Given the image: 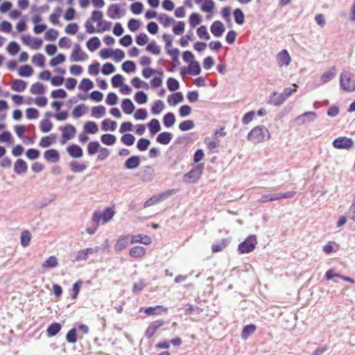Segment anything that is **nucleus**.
<instances>
[{
	"label": "nucleus",
	"mask_w": 355,
	"mask_h": 355,
	"mask_svg": "<svg viewBox=\"0 0 355 355\" xmlns=\"http://www.w3.org/2000/svg\"><path fill=\"white\" fill-rule=\"evenodd\" d=\"M270 133L264 125H257L253 128L248 134L247 139L253 144H260L268 140Z\"/></svg>",
	"instance_id": "f257e3e1"
},
{
	"label": "nucleus",
	"mask_w": 355,
	"mask_h": 355,
	"mask_svg": "<svg viewBox=\"0 0 355 355\" xmlns=\"http://www.w3.org/2000/svg\"><path fill=\"white\" fill-rule=\"evenodd\" d=\"M204 167V164H196L184 175L183 181L186 183H196L203 173Z\"/></svg>",
	"instance_id": "f03ea898"
},
{
	"label": "nucleus",
	"mask_w": 355,
	"mask_h": 355,
	"mask_svg": "<svg viewBox=\"0 0 355 355\" xmlns=\"http://www.w3.org/2000/svg\"><path fill=\"white\" fill-rule=\"evenodd\" d=\"M257 243V236L254 234L248 236L238 245L239 254H248L254 251Z\"/></svg>",
	"instance_id": "7ed1b4c3"
},
{
	"label": "nucleus",
	"mask_w": 355,
	"mask_h": 355,
	"mask_svg": "<svg viewBox=\"0 0 355 355\" xmlns=\"http://www.w3.org/2000/svg\"><path fill=\"white\" fill-rule=\"evenodd\" d=\"M114 210L110 207H106L102 213L96 211L93 214L92 221L94 223H99L101 220H103V223H107L114 216Z\"/></svg>",
	"instance_id": "20e7f679"
},
{
	"label": "nucleus",
	"mask_w": 355,
	"mask_h": 355,
	"mask_svg": "<svg viewBox=\"0 0 355 355\" xmlns=\"http://www.w3.org/2000/svg\"><path fill=\"white\" fill-rule=\"evenodd\" d=\"M332 145L337 149H349L354 145V141L351 138L340 137L335 139Z\"/></svg>",
	"instance_id": "39448f33"
},
{
	"label": "nucleus",
	"mask_w": 355,
	"mask_h": 355,
	"mask_svg": "<svg viewBox=\"0 0 355 355\" xmlns=\"http://www.w3.org/2000/svg\"><path fill=\"white\" fill-rule=\"evenodd\" d=\"M87 58V54L82 50L80 44H75L70 55V60L71 62H80L85 60Z\"/></svg>",
	"instance_id": "423d86ee"
},
{
	"label": "nucleus",
	"mask_w": 355,
	"mask_h": 355,
	"mask_svg": "<svg viewBox=\"0 0 355 355\" xmlns=\"http://www.w3.org/2000/svg\"><path fill=\"white\" fill-rule=\"evenodd\" d=\"M168 309L162 305L155 306L141 307L139 312H144L148 315H161L162 313H167Z\"/></svg>",
	"instance_id": "0eeeda50"
},
{
	"label": "nucleus",
	"mask_w": 355,
	"mask_h": 355,
	"mask_svg": "<svg viewBox=\"0 0 355 355\" xmlns=\"http://www.w3.org/2000/svg\"><path fill=\"white\" fill-rule=\"evenodd\" d=\"M318 117V114L315 112H306L295 118V121L298 124H305L314 121Z\"/></svg>",
	"instance_id": "6e6552de"
},
{
	"label": "nucleus",
	"mask_w": 355,
	"mask_h": 355,
	"mask_svg": "<svg viewBox=\"0 0 355 355\" xmlns=\"http://www.w3.org/2000/svg\"><path fill=\"white\" fill-rule=\"evenodd\" d=\"M62 144H64L67 141L74 137L76 129L73 125L67 124L62 129Z\"/></svg>",
	"instance_id": "1a4fd4ad"
},
{
	"label": "nucleus",
	"mask_w": 355,
	"mask_h": 355,
	"mask_svg": "<svg viewBox=\"0 0 355 355\" xmlns=\"http://www.w3.org/2000/svg\"><path fill=\"white\" fill-rule=\"evenodd\" d=\"M165 322L162 320H155L151 322L145 331V336L147 338H152L157 330L164 324Z\"/></svg>",
	"instance_id": "9d476101"
},
{
	"label": "nucleus",
	"mask_w": 355,
	"mask_h": 355,
	"mask_svg": "<svg viewBox=\"0 0 355 355\" xmlns=\"http://www.w3.org/2000/svg\"><path fill=\"white\" fill-rule=\"evenodd\" d=\"M141 158L139 155H132L128 157L124 162V168L128 170H134L139 167Z\"/></svg>",
	"instance_id": "9b49d317"
},
{
	"label": "nucleus",
	"mask_w": 355,
	"mask_h": 355,
	"mask_svg": "<svg viewBox=\"0 0 355 355\" xmlns=\"http://www.w3.org/2000/svg\"><path fill=\"white\" fill-rule=\"evenodd\" d=\"M225 31L224 24L220 21H215L210 26V31L216 37H221Z\"/></svg>",
	"instance_id": "f8f14e48"
},
{
	"label": "nucleus",
	"mask_w": 355,
	"mask_h": 355,
	"mask_svg": "<svg viewBox=\"0 0 355 355\" xmlns=\"http://www.w3.org/2000/svg\"><path fill=\"white\" fill-rule=\"evenodd\" d=\"M277 61L279 67L288 66L290 64L291 58L286 49H283L277 53Z\"/></svg>",
	"instance_id": "ddd939ff"
},
{
	"label": "nucleus",
	"mask_w": 355,
	"mask_h": 355,
	"mask_svg": "<svg viewBox=\"0 0 355 355\" xmlns=\"http://www.w3.org/2000/svg\"><path fill=\"white\" fill-rule=\"evenodd\" d=\"M67 152L73 158H80L83 155V150L77 144H71L67 148Z\"/></svg>",
	"instance_id": "4468645a"
},
{
	"label": "nucleus",
	"mask_w": 355,
	"mask_h": 355,
	"mask_svg": "<svg viewBox=\"0 0 355 355\" xmlns=\"http://www.w3.org/2000/svg\"><path fill=\"white\" fill-rule=\"evenodd\" d=\"M44 159L51 163H57L60 160V154L55 149H49L44 153Z\"/></svg>",
	"instance_id": "2eb2a0df"
},
{
	"label": "nucleus",
	"mask_w": 355,
	"mask_h": 355,
	"mask_svg": "<svg viewBox=\"0 0 355 355\" xmlns=\"http://www.w3.org/2000/svg\"><path fill=\"white\" fill-rule=\"evenodd\" d=\"M130 243H140L144 245H149L152 243L151 238L146 234L131 235Z\"/></svg>",
	"instance_id": "dca6fc26"
},
{
	"label": "nucleus",
	"mask_w": 355,
	"mask_h": 355,
	"mask_svg": "<svg viewBox=\"0 0 355 355\" xmlns=\"http://www.w3.org/2000/svg\"><path fill=\"white\" fill-rule=\"evenodd\" d=\"M97 250L92 248H87L84 250L78 251L76 253L74 261L87 260L89 254H94Z\"/></svg>",
	"instance_id": "f3484780"
},
{
	"label": "nucleus",
	"mask_w": 355,
	"mask_h": 355,
	"mask_svg": "<svg viewBox=\"0 0 355 355\" xmlns=\"http://www.w3.org/2000/svg\"><path fill=\"white\" fill-rule=\"evenodd\" d=\"M107 16L111 19H119L121 17L120 6L117 3L112 4L107 8Z\"/></svg>",
	"instance_id": "a211bd4d"
},
{
	"label": "nucleus",
	"mask_w": 355,
	"mask_h": 355,
	"mask_svg": "<svg viewBox=\"0 0 355 355\" xmlns=\"http://www.w3.org/2000/svg\"><path fill=\"white\" fill-rule=\"evenodd\" d=\"M184 101V96L181 92H176L170 94L167 98L168 103L174 106Z\"/></svg>",
	"instance_id": "6ab92c4d"
},
{
	"label": "nucleus",
	"mask_w": 355,
	"mask_h": 355,
	"mask_svg": "<svg viewBox=\"0 0 355 355\" xmlns=\"http://www.w3.org/2000/svg\"><path fill=\"white\" fill-rule=\"evenodd\" d=\"M28 170L26 162L22 159H18L14 164V172L17 175L25 173Z\"/></svg>",
	"instance_id": "aec40b11"
},
{
	"label": "nucleus",
	"mask_w": 355,
	"mask_h": 355,
	"mask_svg": "<svg viewBox=\"0 0 355 355\" xmlns=\"http://www.w3.org/2000/svg\"><path fill=\"white\" fill-rule=\"evenodd\" d=\"M62 324L59 322H54L51 323L46 329V335L48 337H53L56 336L62 329Z\"/></svg>",
	"instance_id": "412c9836"
},
{
	"label": "nucleus",
	"mask_w": 355,
	"mask_h": 355,
	"mask_svg": "<svg viewBox=\"0 0 355 355\" xmlns=\"http://www.w3.org/2000/svg\"><path fill=\"white\" fill-rule=\"evenodd\" d=\"M340 85L342 89L344 90V87L352 86L351 73L347 71H344L340 76Z\"/></svg>",
	"instance_id": "4be33fe9"
},
{
	"label": "nucleus",
	"mask_w": 355,
	"mask_h": 355,
	"mask_svg": "<svg viewBox=\"0 0 355 355\" xmlns=\"http://www.w3.org/2000/svg\"><path fill=\"white\" fill-rule=\"evenodd\" d=\"M285 101V98L281 94H277V92H274L271 94L268 103L275 106H279L283 104Z\"/></svg>",
	"instance_id": "5701e85b"
},
{
	"label": "nucleus",
	"mask_w": 355,
	"mask_h": 355,
	"mask_svg": "<svg viewBox=\"0 0 355 355\" xmlns=\"http://www.w3.org/2000/svg\"><path fill=\"white\" fill-rule=\"evenodd\" d=\"M130 239H131L130 234L119 236L115 245L116 250L121 251L124 250L128 245Z\"/></svg>",
	"instance_id": "b1692460"
},
{
	"label": "nucleus",
	"mask_w": 355,
	"mask_h": 355,
	"mask_svg": "<svg viewBox=\"0 0 355 355\" xmlns=\"http://www.w3.org/2000/svg\"><path fill=\"white\" fill-rule=\"evenodd\" d=\"M296 194V191H287L286 193H270V198H271L272 201H275L281 199H286L291 198L295 196Z\"/></svg>",
	"instance_id": "393cba45"
},
{
	"label": "nucleus",
	"mask_w": 355,
	"mask_h": 355,
	"mask_svg": "<svg viewBox=\"0 0 355 355\" xmlns=\"http://www.w3.org/2000/svg\"><path fill=\"white\" fill-rule=\"evenodd\" d=\"M173 138V134L169 132H162L156 137V141L162 145L168 144Z\"/></svg>",
	"instance_id": "a878e982"
},
{
	"label": "nucleus",
	"mask_w": 355,
	"mask_h": 355,
	"mask_svg": "<svg viewBox=\"0 0 355 355\" xmlns=\"http://www.w3.org/2000/svg\"><path fill=\"white\" fill-rule=\"evenodd\" d=\"M121 108L125 114H131L134 112L135 106L131 99L124 98L121 103Z\"/></svg>",
	"instance_id": "bb28decb"
},
{
	"label": "nucleus",
	"mask_w": 355,
	"mask_h": 355,
	"mask_svg": "<svg viewBox=\"0 0 355 355\" xmlns=\"http://www.w3.org/2000/svg\"><path fill=\"white\" fill-rule=\"evenodd\" d=\"M257 329V326L254 324H247L243 327L241 331V338L243 340H247Z\"/></svg>",
	"instance_id": "cd10ccee"
},
{
	"label": "nucleus",
	"mask_w": 355,
	"mask_h": 355,
	"mask_svg": "<svg viewBox=\"0 0 355 355\" xmlns=\"http://www.w3.org/2000/svg\"><path fill=\"white\" fill-rule=\"evenodd\" d=\"M27 83L21 79H15L11 85L12 90L17 92H21L26 89Z\"/></svg>",
	"instance_id": "c85d7f7f"
},
{
	"label": "nucleus",
	"mask_w": 355,
	"mask_h": 355,
	"mask_svg": "<svg viewBox=\"0 0 355 355\" xmlns=\"http://www.w3.org/2000/svg\"><path fill=\"white\" fill-rule=\"evenodd\" d=\"M101 44L100 39L96 36L91 37L86 43L87 49L92 52L98 49L101 46Z\"/></svg>",
	"instance_id": "c756f323"
},
{
	"label": "nucleus",
	"mask_w": 355,
	"mask_h": 355,
	"mask_svg": "<svg viewBox=\"0 0 355 355\" xmlns=\"http://www.w3.org/2000/svg\"><path fill=\"white\" fill-rule=\"evenodd\" d=\"M84 132L87 134H96L98 130V127L96 123L92 121H89L85 123L83 125Z\"/></svg>",
	"instance_id": "7c9ffc66"
},
{
	"label": "nucleus",
	"mask_w": 355,
	"mask_h": 355,
	"mask_svg": "<svg viewBox=\"0 0 355 355\" xmlns=\"http://www.w3.org/2000/svg\"><path fill=\"white\" fill-rule=\"evenodd\" d=\"M130 256L132 258H141L146 254V249L140 245H136L130 250Z\"/></svg>",
	"instance_id": "2f4dec72"
},
{
	"label": "nucleus",
	"mask_w": 355,
	"mask_h": 355,
	"mask_svg": "<svg viewBox=\"0 0 355 355\" xmlns=\"http://www.w3.org/2000/svg\"><path fill=\"white\" fill-rule=\"evenodd\" d=\"M116 127V122L110 119H104L101 123V129L103 131H114Z\"/></svg>",
	"instance_id": "473e14b6"
},
{
	"label": "nucleus",
	"mask_w": 355,
	"mask_h": 355,
	"mask_svg": "<svg viewBox=\"0 0 355 355\" xmlns=\"http://www.w3.org/2000/svg\"><path fill=\"white\" fill-rule=\"evenodd\" d=\"M34 70L29 64H24L19 67L18 74L21 77L28 78L33 75Z\"/></svg>",
	"instance_id": "72a5a7b5"
},
{
	"label": "nucleus",
	"mask_w": 355,
	"mask_h": 355,
	"mask_svg": "<svg viewBox=\"0 0 355 355\" xmlns=\"http://www.w3.org/2000/svg\"><path fill=\"white\" fill-rule=\"evenodd\" d=\"M147 125L151 135H154L161 130L159 121L157 119H151Z\"/></svg>",
	"instance_id": "f704fd0d"
},
{
	"label": "nucleus",
	"mask_w": 355,
	"mask_h": 355,
	"mask_svg": "<svg viewBox=\"0 0 355 355\" xmlns=\"http://www.w3.org/2000/svg\"><path fill=\"white\" fill-rule=\"evenodd\" d=\"M230 244L228 239H222L218 243H214L211 245L213 252H219L225 249Z\"/></svg>",
	"instance_id": "c9c22d12"
},
{
	"label": "nucleus",
	"mask_w": 355,
	"mask_h": 355,
	"mask_svg": "<svg viewBox=\"0 0 355 355\" xmlns=\"http://www.w3.org/2000/svg\"><path fill=\"white\" fill-rule=\"evenodd\" d=\"M175 122V116L173 112H167L163 117V123L166 128H171Z\"/></svg>",
	"instance_id": "e433bc0d"
},
{
	"label": "nucleus",
	"mask_w": 355,
	"mask_h": 355,
	"mask_svg": "<svg viewBox=\"0 0 355 355\" xmlns=\"http://www.w3.org/2000/svg\"><path fill=\"white\" fill-rule=\"evenodd\" d=\"M235 23L238 25H243L245 22V15L241 8H236L233 11Z\"/></svg>",
	"instance_id": "4c0bfd02"
},
{
	"label": "nucleus",
	"mask_w": 355,
	"mask_h": 355,
	"mask_svg": "<svg viewBox=\"0 0 355 355\" xmlns=\"http://www.w3.org/2000/svg\"><path fill=\"white\" fill-rule=\"evenodd\" d=\"M46 88L44 84L40 82H37L33 84L31 87L30 92L33 94H43L45 92Z\"/></svg>",
	"instance_id": "58836bf2"
},
{
	"label": "nucleus",
	"mask_w": 355,
	"mask_h": 355,
	"mask_svg": "<svg viewBox=\"0 0 355 355\" xmlns=\"http://www.w3.org/2000/svg\"><path fill=\"white\" fill-rule=\"evenodd\" d=\"M106 113V109L103 105H98L92 108V116L94 118L99 119L103 117Z\"/></svg>",
	"instance_id": "ea45409f"
},
{
	"label": "nucleus",
	"mask_w": 355,
	"mask_h": 355,
	"mask_svg": "<svg viewBox=\"0 0 355 355\" xmlns=\"http://www.w3.org/2000/svg\"><path fill=\"white\" fill-rule=\"evenodd\" d=\"M158 21L160 24L163 25L164 27H168L171 24L175 22L173 18L169 17L165 13L159 14L157 18Z\"/></svg>",
	"instance_id": "a19ab883"
},
{
	"label": "nucleus",
	"mask_w": 355,
	"mask_h": 355,
	"mask_svg": "<svg viewBox=\"0 0 355 355\" xmlns=\"http://www.w3.org/2000/svg\"><path fill=\"white\" fill-rule=\"evenodd\" d=\"M202 21V17L197 12H193L189 17V23L191 28H195Z\"/></svg>",
	"instance_id": "79ce46f5"
},
{
	"label": "nucleus",
	"mask_w": 355,
	"mask_h": 355,
	"mask_svg": "<svg viewBox=\"0 0 355 355\" xmlns=\"http://www.w3.org/2000/svg\"><path fill=\"white\" fill-rule=\"evenodd\" d=\"M88 107L83 103L79 104L76 105L72 111V115L75 118H79L82 116L85 112L87 110Z\"/></svg>",
	"instance_id": "37998d69"
},
{
	"label": "nucleus",
	"mask_w": 355,
	"mask_h": 355,
	"mask_svg": "<svg viewBox=\"0 0 355 355\" xmlns=\"http://www.w3.org/2000/svg\"><path fill=\"white\" fill-rule=\"evenodd\" d=\"M121 68L123 71H125L127 73H130L135 72L136 71L137 66L134 61L126 60L122 64Z\"/></svg>",
	"instance_id": "c03bdc74"
},
{
	"label": "nucleus",
	"mask_w": 355,
	"mask_h": 355,
	"mask_svg": "<svg viewBox=\"0 0 355 355\" xmlns=\"http://www.w3.org/2000/svg\"><path fill=\"white\" fill-rule=\"evenodd\" d=\"M94 87V84L92 80L89 78H83L78 85V89L84 92H87L92 89Z\"/></svg>",
	"instance_id": "a18cd8bd"
},
{
	"label": "nucleus",
	"mask_w": 355,
	"mask_h": 355,
	"mask_svg": "<svg viewBox=\"0 0 355 355\" xmlns=\"http://www.w3.org/2000/svg\"><path fill=\"white\" fill-rule=\"evenodd\" d=\"M101 140L103 144L112 146L116 143V137L114 135L106 133L101 135Z\"/></svg>",
	"instance_id": "49530a36"
},
{
	"label": "nucleus",
	"mask_w": 355,
	"mask_h": 355,
	"mask_svg": "<svg viewBox=\"0 0 355 355\" xmlns=\"http://www.w3.org/2000/svg\"><path fill=\"white\" fill-rule=\"evenodd\" d=\"M45 57L42 53H36L32 58V62L36 66L43 68L45 67Z\"/></svg>",
	"instance_id": "de8ad7c7"
},
{
	"label": "nucleus",
	"mask_w": 355,
	"mask_h": 355,
	"mask_svg": "<svg viewBox=\"0 0 355 355\" xmlns=\"http://www.w3.org/2000/svg\"><path fill=\"white\" fill-rule=\"evenodd\" d=\"M70 169L73 173H80L85 171L87 168V166L85 164H80L77 161H71L69 164Z\"/></svg>",
	"instance_id": "09e8293b"
},
{
	"label": "nucleus",
	"mask_w": 355,
	"mask_h": 355,
	"mask_svg": "<svg viewBox=\"0 0 355 355\" xmlns=\"http://www.w3.org/2000/svg\"><path fill=\"white\" fill-rule=\"evenodd\" d=\"M132 85L137 89L144 88L145 89H149V85L147 83L141 80L139 77L136 76L131 79Z\"/></svg>",
	"instance_id": "8fccbe9b"
},
{
	"label": "nucleus",
	"mask_w": 355,
	"mask_h": 355,
	"mask_svg": "<svg viewBox=\"0 0 355 355\" xmlns=\"http://www.w3.org/2000/svg\"><path fill=\"white\" fill-rule=\"evenodd\" d=\"M77 340H78L77 329L75 327L71 328L66 334V340L69 343L73 344L77 342Z\"/></svg>",
	"instance_id": "3c124183"
},
{
	"label": "nucleus",
	"mask_w": 355,
	"mask_h": 355,
	"mask_svg": "<svg viewBox=\"0 0 355 355\" xmlns=\"http://www.w3.org/2000/svg\"><path fill=\"white\" fill-rule=\"evenodd\" d=\"M55 139V135L51 134L49 136L43 137L40 141V146L42 148H47L50 146Z\"/></svg>",
	"instance_id": "603ef678"
},
{
	"label": "nucleus",
	"mask_w": 355,
	"mask_h": 355,
	"mask_svg": "<svg viewBox=\"0 0 355 355\" xmlns=\"http://www.w3.org/2000/svg\"><path fill=\"white\" fill-rule=\"evenodd\" d=\"M146 50L154 55H159L161 53V49L155 40L150 42L146 46Z\"/></svg>",
	"instance_id": "864d4df0"
},
{
	"label": "nucleus",
	"mask_w": 355,
	"mask_h": 355,
	"mask_svg": "<svg viewBox=\"0 0 355 355\" xmlns=\"http://www.w3.org/2000/svg\"><path fill=\"white\" fill-rule=\"evenodd\" d=\"M101 148L100 143L98 141H90L87 145V153L89 155H94Z\"/></svg>",
	"instance_id": "5fc2aeb1"
},
{
	"label": "nucleus",
	"mask_w": 355,
	"mask_h": 355,
	"mask_svg": "<svg viewBox=\"0 0 355 355\" xmlns=\"http://www.w3.org/2000/svg\"><path fill=\"white\" fill-rule=\"evenodd\" d=\"M167 88L171 92H175L180 88L178 80L174 78L170 77L166 81Z\"/></svg>",
	"instance_id": "6e6d98bb"
},
{
	"label": "nucleus",
	"mask_w": 355,
	"mask_h": 355,
	"mask_svg": "<svg viewBox=\"0 0 355 355\" xmlns=\"http://www.w3.org/2000/svg\"><path fill=\"white\" fill-rule=\"evenodd\" d=\"M6 50L11 55H15L19 52L20 46L17 42L12 41L7 46Z\"/></svg>",
	"instance_id": "4d7b16f0"
},
{
	"label": "nucleus",
	"mask_w": 355,
	"mask_h": 355,
	"mask_svg": "<svg viewBox=\"0 0 355 355\" xmlns=\"http://www.w3.org/2000/svg\"><path fill=\"white\" fill-rule=\"evenodd\" d=\"M135 101L139 105L145 104L148 101V96L143 91H138L135 94Z\"/></svg>",
	"instance_id": "13d9d810"
},
{
	"label": "nucleus",
	"mask_w": 355,
	"mask_h": 355,
	"mask_svg": "<svg viewBox=\"0 0 355 355\" xmlns=\"http://www.w3.org/2000/svg\"><path fill=\"white\" fill-rule=\"evenodd\" d=\"M53 123L49 119H44L40 123V128L42 132L46 133L51 130Z\"/></svg>",
	"instance_id": "bf43d9fd"
},
{
	"label": "nucleus",
	"mask_w": 355,
	"mask_h": 355,
	"mask_svg": "<svg viewBox=\"0 0 355 355\" xmlns=\"http://www.w3.org/2000/svg\"><path fill=\"white\" fill-rule=\"evenodd\" d=\"M150 144V139L147 138H140L137 143V148L139 151L146 150Z\"/></svg>",
	"instance_id": "052dcab7"
},
{
	"label": "nucleus",
	"mask_w": 355,
	"mask_h": 355,
	"mask_svg": "<svg viewBox=\"0 0 355 355\" xmlns=\"http://www.w3.org/2000/svg\"><path fill=\"white\" fill-rule=\"evenodd\" d=\"M194 127V121L190 119L185 120L179 124V129L182 132L190 130L193 129Z\"/></svg>",
	"instance_id": "680f3d73"
},
{
	"label": "nucleus",
	"mask_w": 355,
	"mask_h": 355,
	"mask_svg": "<svg viewBox=\"0 0 355 355\" xmlns=\"http://www.w3.org/2000/svg\"><path fill=\"white\" fill-rule=\"evenodd\" d=\"M164 108V103L161 100L155 101L154 105L152 106L150 111L153 114H159Z\"/></svg>",
	"instance_id": "e2e57ef3"
},
{
	"label": "nucleus",
	"mask_w": 355,
	"mask_h": 355,
	"mask_svg": "<svg viewBox=\"0 0 355 355\" xmlns=\"http://www.w3.org/2000/svg\"><path fill=\"white\" fill-rule=\"evenodd\" d=\"M66 60V56L63 53H58L55 57L53 58L50 62L49 65L55 67L57 65L63 63Z\"/></svg>",
	"instance_id": "0e129e2a"
},
{
	"label": "nucleus",
	"mask_w": 355,
	"mask_h": 355,
	"mask_svg": "<svg viewBox=\"0 0 355 355\" xmlns=\"http://www.w3.org/2000/svg\"><path fill=\"white\" fill-rule=\"evenodd\" d=\"M336 69L334 67H333L328 71L322 74L321 76V80L323 83H327L332 80L336 76Z\"/></svg>",
	"instance_id": "69168bd1"
},
{
	"label": "nucleus",
	"mask_w": 355,
	"mask_h": 355,
	"mask_svg": "<svg viewBox=\"0 0 355 355\" xmlns=\"http://www.w3.org/2000/svg\"><path fill=\"white\" fill-rule=\"evenodd\" d=\"M112 85L114 87H121L124 84V78L121 74H116L111 79Z\"/></svg>",
	"instance_id": "338daca9"
},
{
	"label": "nucleus",
	"mask_w": 355,
	"mask_h": 355,
	"mask_svg": "<svg viewBox=\"0 0 355 355\" xmlns=\"http://www.w3.org/2000/svg\"><path fill=\"white\" fill-rule=\"evenodd\" d=\"M58 265V259L55 256H51L42 263V267L53 268H55Z\"/></svg>",
	"instance_id": "774afa93"
}]
</instances>
